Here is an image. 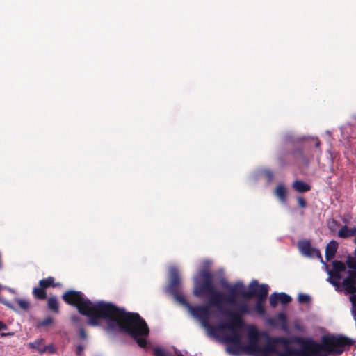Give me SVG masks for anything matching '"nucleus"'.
<instances>
[{"instance_id":"1","label":"nucleus","mask_w":356,"mask_h":356,"mask_svg":"<svg viewBox=\"0 0 356 356\" xmlns=\"http://www.w3.org/2000/svg\"><path fill=\"white\" fill-rule=\"evenodd\" d=\"M63 300L67 305L76 307L78 312L88 317V324L93 327L100 326L102 320L106 321L105 332L115 337L120 333H127L137 344L145 348L149 329L145 321L138 314L127 312L124 308L104 301L91 302L84 298L79 291L68 290L62 295Z\"/></svg>"},{"instance_id":"2","label":"nucleus","mask_w":356,"mask_h":356,"mask_svg":"<svg viewBox=\"0 0 356 356\" xmlns=\"http://www.w3.org/2000/svg\"><path fill=\"white\" fill-rule=\"evenodd\" d=\"M199 276L201 279H195V287L193 289V295L196 297L202 298L205 295H210L209 302V305L215 307L218 310L225 316V311H227L224 308L225 303L234 305L236 298L239 296L242 297L244 285L242 282H238L234 284L226 283L225 288L229 291V294L224 293L218 291L215 288L213 282V275L207 269L200 271Z\"/></svg>"},{"instance_id":"3","label":"nucleus","mask_w":356,"mask_h":356,"mask_svg":"<svg viewBox=\"0 0 356 356\" xmlns=\"http://www.w3.org/2000/svg\"><path fill=\"white\" fill-rule=\"evenodd\" d=\"M313 356H327L329 354L341 355L346 346L354 344V340L343 335H325L322 337L321 343H317L314 339L307 341Z\"/></svg>"},{"instance_id":"4","label":"nucleus","mask_w":356,"mask_h":356,"mask_svg":"<svg viewBox=\"0 0 356 356\" xmlns=\"http://www.w3.org/2000/svg\"><path fill=\"white\" fill-rule=\"evenodd\" d=\"M269 288L267 284H259L257 281L252 282L249 285V290L245 291L243 289L242 298L245 299H251L254 297L257 298L255 310L258 314L263 315L266 312L264 303L268 295Z\"/></svg>"},{"instance_id":"5","label":"nucleus","mask_w":356,"mask_h":356,"mask_svg":"<svg viewBox=\"0 0 356 356\" xmlns=\"http://www.w3.org/2000/svg\"><path fill=\"white\" fill-rule=\"evenodd\" d=\"M170 282L167 286V292L171 294L179 304L186 303V299L180 291L181 278L179 270L176 267H171L169 270Z\"/></svg>"},{"instance_id":"6","label":"nucleus","mask_w":356,"mask_h":356,"mask_svg":"<svg viewBox=\"0 0 356 356\" xmlns=\"http://www.w3.org/2000/svg\"><path fill=\"white\" fill-rule=\"evenodd\" d=\"M251 312L250 308L246 303L240 304L236 311H225V316L227 318V327H243L245 323L243 318V315L248 314Z\"/></svg>"},{"instance_id":"7","label":"nucleus","mask_w":356,"mask_h":356,"mask_svg":"<svg viewBox=\"0 0 356 356\" xmlns=\"http://www.w3.org/2000/svg\"><path fill=\"white\" fill-rule=\"evenodd\" d=\"M311 338L295 337L293 341L301 346V349H294L287 346H284L285 350L284 352H278V356H313L312 351L309 349V341Z\"/></svg>"},{"instance_id":"8","label":"nucleus","mask_w":356,"mask_h":356,"mask_svg":"<svg viewBox=\"0 0 356 356\" xmlns=\"http://www.w3.org/2000/svg\"><path fill=\"white\" fill-rule=\"evenodd\" d=\"M61 285L60 282H55L54 277L49 276L47 278L40 280L38 282V286L33 287L32 291L33 296L35 300H44L47 298V289L49 287H59Z\"/></svg>"},{"instance_id":"9","label":"nucleus","mask_w":356,"mask_h":356,"mask_svg":"<svg viewBox=\"0 0 356 356\" xmlns=\"http://www.w3.org/2000/svg\"><path fill=\"white\" fill-rule=\"evenodd\" d=\"M262 334L266 336L267 342L264 347H261L259 345H254V353H263L264 355H268L269 353H275L277 355L278 351L276 349L277 344L280 343L284 346H287L290 343L289 340L284 337H276L272 339L265 332H263Z\"/></svg>"},{"instance_id":"10","label":"nucleus","mask_w":356,"mask_h":356,"mask_svg":"<svg viewBox=\"0 0 356 356\" xmlns=\"http://www.w3.org/2000/svg\"><path fill=\"white\" fill-rule=\"evenodd\" d=\"M181 305L184 306L192 316L199 319L202 325L209 321L211 316L210 307H211L209 305V302L207 305L193 306L186 300V303H183Z\"/></svg>"},{"instance_id":"11","label":"nucleus","mask_w":356,"mask_h":356,"mask_svg":"<svg viewBox=\"0 0 356 356\" xmlns=\"http://www.w3.org/2000/svg\"><path fill=\"white\" fill-rule=\"evenodd\" d=\"M307 161L302 149H296L292 152L284 153L278 158L281 166H284L291 162Z\"/></svg>"},{"instance_id":"12","label":"nucleus","mask_w":356,"mask_h":356,"mask_svg":"<svg viewBox=\"0 0 356 356\" xmlns=\"http://www.w3.org/2000/svg\"><path fill=\"white\" fill-rule=\"evenodd\" d=\"M347 275L343 280L341 287L346 294H356V272L346 271Z\"/></svg>"},{"instance_id":"13","label":"nucleus","mask_w":356,"mask_h":356,"mask_svg":"<svg viewBox=\"0 0 356 356\" xmlns=\"http://www.w3.org/2000/svg\"><path fill=\"white\" fill-rule=\"evenodd\" d=\"M227 322L224 323L218 324V330H230V334L227 337L226 339L227 341L233 343L234 344L238 345L241 341V334L238 329L242 328L243 327H227Z\"/></svg>"},{"instance_id":"14","label":"nucleus","mask_w":356,"mask_h":356,"mask_svg":"<svg viewBox=\"0 0 356 356\" xmlns=\"http://www.w3.org/2000/svg\"><path fill=\"white\" fill-rule=\"evenodd\" d=\"M300 251L305 256L313 257L317 256L321 257V252L318 249L313 248L311 245V242L309 240L304 239L301 240L298 243Z\"/></svg>"},{"instance_id":"15","label":"nucleus","mask_w":356,"mask_h":356,"mask_svg":"<svg viewBox=\"0 0 356 356\" xmlns=\"http://www.w3.org/2000/svg\"><path fill=\"white\" fill-rule=\"evenodd\" d=\"M327 274L329 275L327 280L334 286L337 288L338 291H340L341 282L340 280L342 278L341 272L335 271L334 270H328Z\"/></svg>"},{"instance_id":"16","label":"nucleus","mask_w":356,"mask_h":356,"mask_svg":"<svg viewBox=\"0 0 356 356\" xmlns=\"http://www.w3.org/2000/svg\"><path fill=\"white\" fill-rule=\"evenodd\" d=\"M338 248V243L334 240L331 241L326 246L325 257L327 260L334 258Z\"/></svg>"},{"instance_id":"17","label":"nucleus","mask_w":356,"mask_h":356,"mask_svg":"<svg viewBox=\"0 0 356 356\" xmlns=\"http://www.w3.org/2000/svg\"><path fill=\"white\" fill-rule=\"evenodd\" d=\"M356 236V227L349 228L343 225L338 232V236L341 238H347L351 236Z\"/></svg>"},{"instance_id":"18","label":"nucleus","mask_w":356,"mask_h":356,"mask_svg":"<svg viewBox=\"0 0 356 356\" xmlns=\"http://www.w3.org/2000/svg\"><path fill=\"white\" fill-rule=\"evenodd\" d=\"M259 335H260L259 333L258 332V331L256 329L250 332V334H249L250 343L248 345V348L252 353L254 352V345L259 346L258 340H259Z\"/></svg>"},{"instance_id":"19","label":"nucleus","mask_w":356,"mask_h":356,"mask_svg":"<svg viewBox=\"0 0 356 356\" xmlns=\"http://www.w3.org/2000/svg\"><path fill=\"white\" fill-rule=\"evenodd\" d=\"M292 187L298 193H305L311 190V186L301 180H296L293 181Z\"/></svg>"},{"instance_id":"20","label":"nucleus","mask_w":356,"mask_h":356,"mask_svg":"<svg viewBox=\"0 0 356 356\" xmlns=\"http://www.w3.org/2000/svg\"><path fill=\"white\" fill-rule=\"evenodd\" d=\"M29 346L31 348L37 350L40 354L47 351V347H44V339H37L33 342L29 343Z\"/></svg>"},{"instance_id":"21","label":"nucleus","mask_w":356,"mask_h":356,"mask_svg":"<svg viewBox=\"0 0 356 356\" xmlns=\"http://www.w3.org/2000/svg\"><path fill=\"white\" fill-rule=\"evenodd\" d=\"M47 299V308L55 314L59 313V303L56 296L49 297Z\"/></svg>"},{"instance_id":"22","label":"nucleus","mask_w":356,"mask_h":356,"mask_svg":"<svg viewBox=\"0 0 356 356\" xmlns=\"http://www.w3.org/2000/svg\"><path fill=\"white\" fill-rule=\"evenodd\" d=\"M275 195L278 197V199L282 202H286L287 191L286 187L282 184H280L277 186Z\"/></svg>"},{"instance_id":"23","label":"nucleus","mask_w":356,"mask_h":356,"mask_svg":"<svg viewBox=\"0 0 356 356\" xmlns=\"http://www.w3.org/2000/svg\"><path fill=\"white\" fill-rule=\"evenodd\" d=\"M276 321L280 323L283 330H287V318L284 313L280 312L276 316Z\"/></svg>"},{"instance_id":"24","label":"nucleus","mask_w":356,"mask_h":356,"mask_svg":"<svg viewBox=\"0 0 356 356\" xmlns=\"http://www.w3.org/2000/svg\"><path fill=\"white\" fill-rule=\"evenodd\" d=\"M346 263H343L341 261L334 260L332 262V269L335 271L339 272H346Z\"/></svg>"},{"instance_id":"25","label":"nucleus","mask_w":356,"mask_h":356,"mask_svg":"<svg viewBox=\"0 0 356 356\" xmlns=\"http://www.w3.org/2000/svg\"><path fill=\"white\" fill-rule=\"evenodd\" d=\"M53 323H54V318L51 316H47L44 319L38 321V323L36 324V327L37 328L47 327L50 326L51 325H52Z\"/></svg>"},{"instance_id":"26","label":"nucleus","mask_w":356,"mask_h":356,"mask_svg":"<svg viewBox=\"0 0 356 356\" xmlns=\"http://www.w3.org/2000/svg\"><path fill=\"white\" fill-rule=\"evenodd\" d=\"M346 266L348 268L347 271L356 272V256H348L346 259Z\"/></svg>"},{"instance_id":"27","label":"nucleus","mask_w":356,"mask_h":356,"mask_svg":"<svg viewBox=\"0 0 356 356\" xmlns=\"http://www.w3.org/2000/svg\"><path fill=\"white\" fill-rule=\"evenodd\" d=\"M202 326L207 329L209 334L211 336H216L217 331H221L222 330H218V325L217 326L211 325L209 323V321L205 322L202 325Z\"/></svg>"},{"instance_id":"28","label":"nucleus","mask_w":356,"mask_h":356,"mask_svg":"<svg viewBox=\"0 0 356 356\" xmlns=\"http://www.w3.org/2000/svg\"><path fill=\"white\" fill-rule=\"evenodd\" d=\"M278 299L281 304L286 305L291 302L292 298L285 293H278Z\"/></svg>"},{"instance_id":"29","label":"nucleus","mask_w":356,"mask_h":356,"mask_svg":"<svg viewBox=\"0 0 356 356\" xmlns=\"http://www.w3.org/2000/svg\"><path fill=\"white\" fill-rule=\"evenodd\" d=\"M15 302L24 311H28L30 307V303L27 300L16 299Z\"/></svg>"},{"instance_id":"30","label":"nucleus","mask_w":356,"mask_h":356,"mask_svg":"<svg viewBox=\"0 0 356 356\" xmlns=\"http://www.w3.org/2000/svg\"><path fill=\"white\" fill-rule=\"evenodd\" d=\"M154 356H170L168 352L161 348H156L154 349ZM177 356H184L182 354H179Z\"/></svg>"},{"instance_id":"31","label":"nucleus","mask_w":356,"mask_h":356,"mask_svg":"<svg viewBox=\"0 0 356 356\" xmlns=\"http://www.w3.org/2000/svg\"><path fill=\"white\" fill-rule=\"evenodd\" d=\"M293 328L296 331L300 333H304L306 331L305 327L302 325L299 321H295L293 322Z\"/></svg>"},{"instance_id":"32","label":"nucleus","mask_w":356,"mask_h":356,"mask_svg":"<svg viewBox=\"0 0 356 356\" xmlns=\"http://www.w3.org/2000/svg\"><path fill=\"white\" fill-rule=\"evenodd\" d=\"M270 305L272 307H275L278 303L279 299H278V293H273L270 295Z\"/></svg>"},{"instance_id":"33","label":"nucleus","mask_w":356,"mask_h":356,"mask_svg":"<svg viewBox=\"0 0 356 356\" xmlns=\"http://www.w3.org/2000/svg\"><path fill=\"white\" fill-rule=\"evenodd\" d=\"M298 300L301 304L308 303L310 302L311 298H310V296L307 294L300 293L298 295Z\"/></svg>"},{"instance_id":"34","label":"nucleus","mask_w":356,"mask_h":356,"mask_svg":"<svg viewBox=\"0 0 356 356\" xmlns=\"http://www.w3.org/2000/svg\"><path fill=\"white\" fill-rule=\"evenodd\" d=\"M264 175L268 182H270L273 179V172L270 170H266L264 171Z\"/></svg>"},{"instance_id":"35","label":"nucleus","mask_w":356,"mask_h":356,"mask_svg":"<svg viewBox=\"0 0 356 356\" xmlns=\"http://www.w3.org/2000/svg\"><path fill=\"white\" fill-rule=\"evenodd\" d=\"M79 336L81 339H86L87 338V333L83 327L79 328Z\"/></svg>"},{"instance_id":"36","label":"nucleus","mask_w":356,"mask_h":356,"mask_svg":"<svg viewBox=\"0 0 356 356\" xmlns=\"http://www.w3.org/2000/svg\"><path fill=\"white\" fill-rule=\"evenodd\" d=\"M297 200H298V203L300 207L305 208L307 207V202L303 197H298Z\"/></svg>"},{"instance_id":"37","label":"nucleus","mask_w":356,"mask_h":356,"mask_svg":"<svg viewBox=\"0 0 356 356\" xmlns=\"http://www.w3.org/2000/svg\"><path fill=\"white\" fill-rule=\"evenodd\" d=\"M84 350V346L82 345H78L76 349V354L77 356H81Z\"/></svg>"},{"instance_id":"38","label":"nucleus","mask_w":356,"mask_h":356,"mask_svg":"<svg viewBox=\"0 0 356 356\" xmlns=\"http://www.w3.org/2000/svg\"><path fill=\"white\" fill-rule=\"evenodd\" d=\"M1 302L3 304H4L7 307H8V308H10V309H11L13 310H15L14 307H13V305L10 302H8L6 300H1Z\"/></svg>"},{"instance_id":"39","label":"nucleus","mask_w":356,"mask_h":356,"mask_svg":"<svg viewBox=\"0 0 356 356\" xmlns=\"http://www.w3.org/2000/svg\"><path fill=\"white\" fill-rule=\"evenodd\" d=\"M44 347H47L48 348L47 350H48L50 353H54L55 351L53 345L44 346Z\"/></svg>"},{"instance_id":"40","label":"nucleus","mask_w":356,"mask_h":356,"mask_svg":"<svg viewBox=\"0 0 356 356\" xmlns=\"http://www.w3.org/2000/svg\"><path fill=\"white\" fill-rule=\"evenodd\" d=\"M7 325L3 323L2 321H0V331L3 330H6Z\"/></svg>"},{"instance_id":"41","label":"nucleus","mask_w":356,"mask_h":356,"mask_svg":"<svg viewBox=\"0 0 356 356\" xmlns=\"http://www.w3.org/2000/svg\"><path fill=\"white\" fill-rule=\"evenodd\" d=\"M79 319H80V318H79V316H76V315H75V316H72V321L73 322H78V321H79Z\"/></svg>"},{"instance_id":"42","label":"nucleus","mask_w":356,"mask_h":356,"mask_svg":"<svg viewBox=\"0 0 356 356\" xmlns=\"http://www.w3.org/2000/svg\"><path fill=\"white\" fill-rule=\"evenodd\" d=\"M320 145H321V142L318 139H316V141L315 143V147H320Z\"/></svg>"},{"instance_id":"43","label":"nucleus","mask_w":356,"mask_h":356,"mask_svg":"<svg viewBox=\"0 0 356 356\" xmlns=\"http://www.w3.org/2000/svg\"><path fill=\"white\" fill-rule=\"evenodd\" d=\"M228 351H229V353H232V354L236 353L235 350H233L232 348H228Z\"/></svg>"},{"instance_id":"44","label":"nucleus","mask_w":356,"mask_h":356,"mask_svg":"<svg viewBox=\"0 0 356 356\" xmlns=\"http://www.w3.org/2000/svg\"><path fill=\"white\" fill-rule=\"evenodd\" d=\"M354 242H355V243H356V236L355 237ZM354 255L356 256V247H355V249L354 250Z\"/></svg>"},{"instance_id":"45","label":"nucleus","mask_w":356,"mask_h":356,"mask_svg":"<svg viewBox=\"0 0 356 356\" xmlns=\"http://www.w3.org/2000/svg\"><path fill=\"white\" fill-rule=\"evenodd\" d=\"M10 334L9 333H1V336H6V335H8Z\"/></svg>"},{"instance_id":"46","label":"nucleus","mask_w":356,"mask_h":356,"mask_svg":"<svg viewBox=\"0 0 356 356\" xmlns=\"http://www.w3.org/2000/svg\"><path fill=\"white\" fill-rule=\"evenodd\" d=\"M343 221L344 222H348V221L346 220V218H345L343 219Z\"/></svg>"},{"instance_id":"47","label":"nucleus","mask_w":356,"mask_h":356,"mask_svg":"<svg viewBox=\"0 0 356 356\" xmlns=\"http://www.w3.org/2000/svg\"><path fill=\"white\" fill-rule=\"evenodd\" d=\"M332 222H333L334 224H336V223H337V221H336V220H332Z\"/></svg>"}]
</instances>
